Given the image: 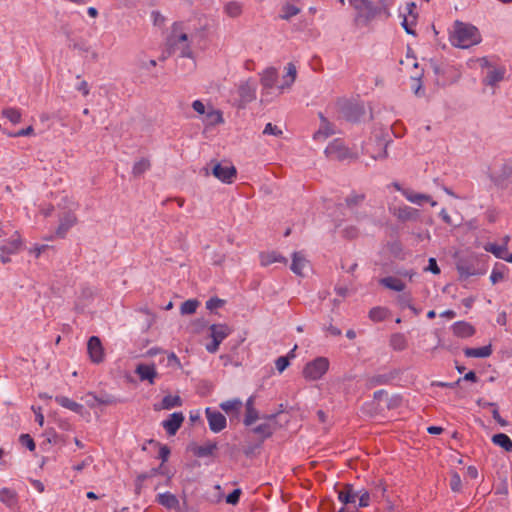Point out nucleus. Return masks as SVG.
<instances>
[{
  "label": "nucleus",
  "mask_w": 512,
  "mask_h": 512,
  "mask_svg": "<svg viewBox=\"0 0 512 512\" xmlns=\"http://www.w3.org/2000/svg\"><path fill=\"white\" fill-rule=\"evenodd\" d=\"M389 314V310L384 307H373L369 311V318L374 322H381L384 321Z\"/></svg>",
  "instance_id": "39"
},
{
  "label": "nucleus",
  "mask_w": 512,
  "mask_h": 512,
  "mask_svg": "<svg viewBox=\"0 0 512 512\" xmlns=\"http://www.w3.org/2000/svg\"><path fill=\"white\" fill-rule=\"evenodd\" d=\"M416 10V3L415 2H409L406 4V12L408 17L411 18V24L417 23L418 14L415 12Z\"/></svg>",
  "instance_id": "61"
},
{
  "label": "nucleus",
  "mask_w": 512,
  "mask_h": 512,
  "mask_svg": "<svg viewBox=\"0 0 512 512\" xmlns=\"http://www.w3.org/2000/svg\"><path fill=\"white\" fill-rule=\"evenodd\" d=\"M206 119L209 124L216 125L224 122L222 113L219 110H211L206 114Z\"/></svg>",
  "instance_id": "51"
},
{
  "label": "nucleus",
  "mask_w": 512,
  "mask_h": 512,
  "mask_svg": "<svg viewBox=\"0 0 512 512\" xmlns=\"http://www.w3.org/2000/svg\"><path fill=\"white\" fill-rule=\"evenodd\" d=\"M415 24H411V18L404 15L403 20L401 22V26L405 30V32L409 35L416 36V31L412 28Z\"/></svg>",
  "instance_id": "62"
},
{
  "label": "nucleus",
  "mask_w": 512,
  "mask_h": 512,
  "mask_svg": "<svg viewBox=\"0 0 512 512\" xmlns=\"http://www.w3.org/2000/svg\"><path fill=\"white\" fill-rule=\"evenodd\" d=\"M135 373L141 381H148L150 384H154L155 378L157 377V371L154 364H138L136 366Z\"/></svg>",
  "instance_id": "16"
},
{
  "label": "nucleus",
  "mask_w": 512,
  "mask_h": 512,
  "mask_svg": "<svg viewBox=\"0 0 512 512\" xmlns=\"http://www.w3.org/2000/svg\"><path fill=\"white\" fill-rule=\"evenodd\" d=\"M492 443L501 447L506 452H512V440L504 433L494 434L491 438Z\"/></svg>",
  "instance_id": "36"
},
{
  "label": "nucleus",
  "mask_w": 512,
  "mask_h": 512,
  "mask_svg": "<svg viewBox=\"0 0 512 512\" xmlns=\"http://www.w3.org/2000/svg\"><path fill=\"white\" fill-rule=\"evenodd\" d=\"M452 332L456 337L459 338H468L475 334L476 330L474 326L466 321H457L452 327Z\"/></svg>",
  "instance_id": "19"
},
{
  "label": "nucleus",
  "mask_w": 512,
  "mask_h": 512,
  "mask_svg": "<svg viewBox=\"0 0 512 512\" xmlns=\"http://www.w3.org/2000/svg\"><path fill=\"white\" fill-rule=\"evenodd\" d=\"M450 488L453 492H460L462 488L461 477L457 472L451 473Z\"/></svg>",
  "instance_id": "53"
},
{
  "label": "nucleus",
  "mask_w": 512,
  "mask_h": 512,
  "mask_svg": "<svg viewBox=\"0 0 512 512\" xmlns=\"http://www.w3.org/2000/svg\"><path fill=\"white\" fill-rule=\"evenodd\" d=\"M282 14L280 17L284 20H289L291 17L297 15L300 12V9L293 4L286 3L282 7Z\"/></svg>",
  "instance_id": "50"
},
{
  "label": "nucleus",
  "mask_w": 512,
  "mask_h": 512,
  "mask_svg": "<svg viewBox=\"0 0 512 512\" xmlns=\"http://www.w3.org/2000/svg\"><path fill=\"white\" fill-rule=\"evenodd\" d=\"M184 422V415L182 412H174L169 415V418L162 422V426L169 436H174Z\"/></svg>",
  "instance_id": "12"
},
{
  "label": "nucleus",
  "mask_w": 512,
  "mask_h": 512,
  "mask_svg": "<svg viewBox=\"0 0 512 512\" xmlns=\"http://www.w3.org/2000/svg\"><path fill=\"white\" fill-rule=\"evenodd\" d=\"M198 306L199 301L197 299H188L181 304L180 312L183 315H190L196 312Z\"/></svg>",
  "instance_id": "44"
},
{
  "label": "nucleus",
  "mask_w": 512,
  "mask_h": 512,
  "mask_svg": "<svg viewBox=\"0 0 512 512\" xmlns=\"http://www.w3.org/2000/svg\"><path fill=\"white\" fill-rule=\"evenodd\" d=\"M88 396H93L94 402H97V405H113L118 402V399L110 394H101L100 396H97L89 392Z\"/></svg>",
  "instance_id": "43"
},
{
  "label": "nucleus",
  "mask_w": 512,
  "mask_h": 512,
  "mask_svg": "<svg viewBox=\"0 0 512 512\" xmlns=\"http://www.w3.org/2000/svg\"><path fill=\"white\" fill-rule=\"evenodd\" d=\"M319 115L324 126L314 133V139H320L321 137L326 138L334 133V131L330 128L328 121L326 120V118H324L322 113H320Z\"/></svg>",
  "instance_id": "46"
},
{
  "label": "nucleus",
  "mask_w": 512,
  "mask_h": 512,
  "mask_svg": "<svg viewBox=\"0 0 512 512\" xmlns=\"http://www.w3.org/2000/svg\"><path fill=\"white\" fill-rule=\"evenodd\" d=\"M87 351L93 363L99 364L104 360V349L98 336H91L89 338Z\"/></svg>",
  "instance_id": "10"
},
{
  "label": "nucleus",
  "mask_w": 512,
  "mask_h": 512,
  "mask_svg": "<svg viewBox=\"0 0 512 512\" xmlns=\"http://www.w3.org/2000/svg\"><path fill=\"white\" fill-rule=\"evenodd\" d=\"M431 68L436 76V83L441 86H445L448 81L444 78L446 74H448L450 67L444 63H438L434 60L430 62Z\"/></svg>",
  "instance_id": "23"
},
{
  "label": "nucleus",
  "mask_w": 512,
  "mask_h": 512,
  "mask_svg": "<svg viewBox=\"0 0 512 512\" xmlns=\"http://www.w3.org/2000/svg\"><path fill=\"white\" fill-rule=\"evenodd\" d=\"M55 401L62 407L69 409L77 414L82 415L84 411V406L80 403H77L66 396H56Z\"/></svg>",
  "instance_id": "27"
},
{
  "label": "nucleus",
  "mask_w": 512,
  "mask_h": 512,
  "mask_svg": "<svg viewBox=\"0 0 512 512\" xmlns=\"http://www.w3.org/2000/svg\"><path fill=\"white\" fill-rule=\"evenodd\" d=\"M308 261L300 252H294L292 257V263L290 269L298 276H303V269L307 265Z\"/></svg>",
  "instance_id": "29"
},
{
  "label": "nucleus",
  "mask_w": 512,
  "mask_h": 512,
  "mask_svg": "<svg viewBox=\"0 0 512 512\" xmlns=\"http://www.w3.org/2000/svg\"><path fill=\"white\" fill-rule=\"evenodd\" d=\"M379 283L382 286H384L385 288L393 290V291H397V292H402L405 289L404 282H402L400 279L393 277V276L381 278L379 280Z\"/></svg>",
  "instance_id": "30"
},
{
  "label": "nucleus",
  "mask_w": 512,
  "mask_h": 512,
  "mask_svg": "<svg viewBox=\"0 0 512 512\" xmlns=\"http://www.w3.org/2000/svg\"><path fill=\"white\" fill-rule=\"evenodd\" d=\"M205 414L208 420L209 428L214 433H219L226 428V417L219 411L207 407Z\"/></svg>",
  "instance_id": "9"
},
{
  "label": "nucleus",
  "mask_w": 512,
  "mask_h": 512,
  "mask_svg": "<svg viewBox=\"0 0 512 512\" xmlns=\"http://www.w3.org/2000/svg\"><path fill=\"white\" fill-rule=\"evenodd\" d=\"M422 76H423V72H421L418 76L416 77H412V80L415 82V85L412 86L413 90H414V94L418 97L420 96H423L424 95V89L422 87Z\"/></svg>",
  "instance_id": "57"
},
{
  "label": "nucleus",
  "mask_w": 512,
  "mask_h": 512,
  "mask_svg": "<svg viewBox=\"0 0 512 512\" xmlns=\"http://www.w3.org/2000/svg\"><path fill=\"white\" fill-rule=\"evenodd\" d=\"M296 346L286 356H280L275 361L276 369L279 373L284 372L290 365V357H294Z\"/></svg>",
  "instance_id": "42"
},
{
  "label": "nucleus",
  "mask_w": 512,
  "mask_h": 512,
  "mask_svg": "<svg viewBox=\"0 0 512 512\" xmlns=\"http://www.w3.org/2000/svg\"><path fill=\"white\" fill-rule=\"evenodd\" d=\"M239 96L243 102L249 103L255 99V89L248 83L239 87Z\"/></svg>",
  "instance_id": "40"
},
{
  "label": "nucleus",
  "mask_w": 512,
  "mask_h": 512,
  "mask_svg": "<svg viewBox=\"0 0 512 512\" xmlns=\"http://www.w3.org/2000/svg\"><path fill=\"white\" fill-rule=\"evenodd\" d=\"M340 110L343 117L350 122H358L365 114V109L362 104L351 101H345L341 105Z\"/></svg>",
  "instance_id": "8"
},
{
  "label": "nucleus",
  "mask_w": 512,
  "mask_h": 512,
  "mask_svg": "<svg viewBox=\"0 0 512 512\" xmlns=\"http://www.w3.org/2000/svg\"><path fill=\"white\" fill-rule=\"evenodd\" d=\"M464 354L466 357L486 358L492 354V346L489 344L479 348H465Z\"/></svg>",
  "instance_id": "32"
},
{
  "label": "nucleus",
  "mask_w": 512,
  "mask_h": 512,
  "mask_svg": "<svg viewBox=\"0 0 512 512\" xmlns=\"http://www.w3.org/2000/svg\"><path fill=\"white\" fill-rule=\"evenodd\" d=\"M275 428L269 423H262L252 429V432L260 436V444L267 438H270L274 433Z\"/></svg>",
  "instance_id": "33"
},
{
  "label": "nucleus",
  "mask_w": 512,
  "mask_h": 512,
  "mask_svg": "<svg viewBox=\"0 0 512 512\" xmlns=\"http://www.w3.org/2000/svg\"><path fill=\"white\" fill-rule=\"evenodd\" d=\"M282 133V130L278 126L273 125L272 123H267L263 130V134H269L276 137L281 136Z\"/></svg>",
  "instance_id": "63"
},
{
  "label": "nucleus",
  "mask_w": 512,
  "mask_h": 512,
  "mask_svg": "<svg viewBox=\"0 0 512 512\" xmlns=\"http://www.w3.org/2000/svg\"><path fill=\"white\" fill-rule=\"evenodd\" d=\"M399 375L398 370H392L383 374H376L368 378V387H376L378 385H388Z\"/></svg>",
  "instance_id": "15"
},
{
  "label": "nucleus",
  "mask_w": 512,
  "mask_h": 512,
  "mask_svg": "<svg viewBox=\"0 0 512 512\" xmlns=\"http://www.w3.org/2000/svg\"><path fill=\"white\" fill-rule=\"evenodd\" d=\"M325 154L330 158L342 160L347 157L348 151L341 140L335 139L326 147Z\"/></svg>",
  "instance_id": "14"
},
{
  "label": "nucleus",
  "mask_w": 512,
  "mask_h": 512,
  "mask_svg": "<svg viewBox=\"0 0 512 512\" xmlns=\"http://www.w3.org/2000/svg\"><path fill=\"white\" fill-rule=\"evenodd\" d=\"M242 407V401L240 399H231L220 404V408L226 413L235 412L239 413Z\"/></svg>",
  "instance_id": "41"
},
{
  "label": "nucleus",
  "mask_w": 512,
  "mask_h": 512,
  "mask_svg": "<svg viewBox=\"0 0 512 512\" xmlns=\"http://www.w3.org/2000/svg\"><path fill=\"white\" fill-rule=\"evenodd\" d=\"M259 257H260V262H261L262 266H269L276 262L284 263V264L287 263V259L284 256H282L276 252H267V253L262 252V253H260Z\"/></svg>",
  "instance_id": "31"
},
{
  "label": "nucleus",
  "mask_w": 512,
  "mask_h": 512,
  "mask_svg": "<svg viewBox=\"0 0 512 512\" xmlns=\"http://www.w3.org/2000/svg\"><path fill=\"white\" fill-rule=\"evenodd\" d=\"M0 501L9 508H14L17 504V494L9 488L0 490Z\"/></svg>",
  "instance_id": "34"
},
{
  "label": "nucleus",
  "mask_w": 512,
  "mask_h": 512,
  "mask_svg": "<svg viewBox=\"0 0 512 512\" xmlns=\"http://www.w3.org/2000/svg\"><path fill=\"white\" fill-rule=\"evenodd\" d=\"M456 268L461 280L486 273V269L480 265V261L476 257L460 259L456 264Z\"/></svg>",
  "instance_id": "5"
},
{
  "label": "nucleus",
  "mask_w": 512,
  "mask_h": 512,
  "mask_svg": "<svg viewBox=\"0 0 512 512\" xmlns=\"http://www.w3.org/2000/svg\"><path fill=\"white\" fill-rule=\"evenodd\" d=\"M217 443L208 441L204 445H193L190 450L194 454V456L198 458H204L209 456H214L215 451L217 450Z\"/></svg>",
  "instance_id": "20"
},
{
  "label": "nucleus",
  "mask_w": 512,
  "mask_h": 512,
  "mask_svg": "<svg viewBox=\"0 0 512 512\" xmlns=\"http://www.w3.org/2000/svg\"><path fill=\"white\" fill-rule=\"evenodd\" d=\"M359 491L354 489V485L346 483L343 489L338 491V499L344 505L355 504Z\"/></svg>",
  "instance_id": "17"
},
{
  "label": "nucleus",
  "mask_w": 512,
  "mask_h": 512,
  "mask_svg": "<svg viewBox=\"0 0 512 512\" xmlns=\"http://www.w3.org/2000/svg\"><path fill=\"white\" fill-rule=\"evenodd\" d=\"M225 303L226 301L223 299L218 297H211L208 301H206V308L212 311L214 309L223 307Z\"/></svg>",
  "instance_id": "58"
},
{
  "label": "nucleus",
  "mask_w": 512,
  "mask_h": 512,
  "mask_svg": "<svg viewBox=\"0 0 512 512\" xmlns=\"http://www.w3.org/2000/svg\"><path fill=\"white\" fill-rule=\"evenodd\" d=\"M387 248L391 255H393L396 258L401 257L403 253V246L399 240L388 242Z\"/></svg>",
  "instance_id": "52"
},
{
  "label": "nucleus",
  "mask_w": 512,
  "mask_h": 512,
  "mask_svg": "<svg viewBox=\"0 0 512 512\" xmlns=\"http://www.w3.org/2000/svg\"><path fill=\"white\" fill-rule=\"evenodd\" d=\"M172 35L168 39V52L174 54L179 51L180 57H191L192 51L188 43L187 33H180L176 36V32L183 29V22H175L173 24Z\"/></svg>",
  "instance_id": "3"
},
{
  "label": "nucleus",
  "mask_w": 512,
  "mask_h": 512,
  "mask_svg": "<svg viewBox=\"0 0 512 512\" xmlns=\"http://www.w3.org/2000/svg\"><path fill=\"white\" fill-rule=\"evenodd\" d=\"M211 337L220 343L231 333V329L226 324H212L209 327Z\"/></svg>",
  "instance_id": "26"
},
{
  "label": "nucleus",
  "mask_w": 512,
  "mask_h": 512,
  "mask_svg": "<svg viewBox=\"0 0 512 512\" xmlns=\"http://www.w3.org/2000/svg\"><path fill=\"white\" fill-rule=\"evenodd\" d=\"M19 442L21 445L27 447L29 451H34L36 448L35 442L29 434H21Z\"/></svg>",
  "instance_id": "56"
},
{
  "label": "nucleus",
  "mask_w": 512,
  "mask_h": 512,
  "mask_svg": "<svg viewBox=\"0 0 512 512\" xmlns=\"http://www.w3.org/2000/svg\"><path fill=\"white\" fill-rule=\"evenodd\" d=\"M148 444H153L155 446H158L159 447V455L158 457L161 459L162 461V464H164L165 462L168 461V458L170 456V448L167 446V445H162L160 444L158 441L154 440V439H149L147 441Z\"/></svg>",
  "instance_id": "47"
},
{
  "label": "nucleus",
  "mask_w": 512,
  "mask_h": 512,
  "mask_svg": "<svg viewBox=\"0 0 512 512\" xmlns=\"http://www.w3.org/2000/svg\"><path fill=\"white\" fill-rule=\"evenodd\" d=\"M402 194L411 203L421 205L423 201H426L429 202L431 206L437 205V202L432 200V198L427 194L416 193L411 189L402 190Z\"/></svg>",
  "instance_id": "22"
},
{
  "label": "nucleus",
  "mask_w": 512,
  "mask_h": 512,
  "mask_svg": "<svg viewBox=\"0 0 512 512\" xmlns=\"http://www.w3.org/2000/svg\"><path fill=\"white\" fill-rule=\"evenodd\" d=\"M451 41L454 46L467 49L481 42V34L474 25L456 21Z\"/></svg>",
  "instance_id": "2"
},
{
  "label": "nucleus",
  "mask_w": 512,
  "mask_h": 512,
  "mask_svg": "<svg viewBox=\"0 0 512 512\" xmlns=\"http://www.w3.org/2000/svg\"><path fill=\"white\" fill-rule=\"evenodd\" d=\"M257 419H260L258 411L254 408V397L250 396L246 401L245 426H251Z\"/></svg>",
  "instance_id": "28"
},
{
  "label": "nucleus",
  "mask_w": 512,
  "mask_h": 512,
  "mask_svg": "<svg viewBox=\"0 0 512 512\" xmlns=\"http://www.w3.org/2000/svg\"><path fill=\"white\" fill-rule=\"evenodd\" d=\"M394 215L400 221H417L420 217V212L418 209H415L410 206L399 207L395 210Z\"/></svg>",
  "instance_id": "21"
},
{
  "label": "nucleus",
  "mask_w": 512,
  "mask_h": 512,
  "mask_svg": "<svg viewBox=\"0 0 512 512\" xmlns=\"http://www.w3.org/2000/svg\"><path fill=\"white\" fill-rule=\"evenodd\" d=\"M77 223L76 215L71 212H65L59 219V226L56 230V235L63 238L70 228Z\"/></svg>",
  "instance_id": "13"
},
{
  "label": "nucleus",
  "mask_w": 512,
  "mask_h": 512,
  "mask_svg": "<svg viewBox=\"0 0 512 512\" xmlns=\"http://www.w3.org/2000/svg\"><path fill=\"white\" fill-rule=\"evenodd\" d=\"M277 77V70L275 68H267L261 77V84L265 88H272L277 81Z\"/></svg>",
  "instance_id": "37"
},
{
  "label": "nucleus",
  "mask_w": 512,
  "mask_h": 512,
  "mask_svg": "<svg viewBox=\"0 0 512 512\" xmlns=\"http://www.w3.org/2000/svg\"><path fill=\"white\" fill-rule=\"evenodd\" d=\"M2 114L13 124H17L21 121V112L17 108H6L2 111Z\"/></svg>",
  "instance_id": "49"
},
{
  "label": "nucleus",
  "mask_w": 512,
  "mask_h": 512,
  "mask_svg": "<svg viewBox=\"0 0 512 512\" xmlns=\"http://www.w3.org/2000/svg\"><path fill=\"white\" fill-rule=\"evenodd\" d=\"M241 494H242V491L240 488L234 489L232 492H230L226 496V503L231 504V505H237L239 503Z\"/></svg>",
  "instance_id": "59"
},
{
  "label": "nucleus",
  "mask_w": 512,
  "mask_h": 512,
  "mask_svg": "<svg viewBox=\"0 0 512 512\" xmlns=\"http://www.w3.org/2000/svg\"><path fill=\"white\" fill-rule=\"evenodd\" d=\"M489 179L497 189L507 190L512 185V158L504 160L497 171L489 174Z\"/></svg>",
  "instance_id": "4"
},
{
  "label": "nucleus",
  "mask_w": 512,
  "mask_h": 512,
  "mask_svg": "<svg viewBox=\"0 0 512 512\" xmlns=\"http://www.w3.org/2000/svg\"><path fill=\"white\" fill-rule=\"evenodd\" d=\"M208 165L211 169V174L223 183L231 184L234 178H236L237 170L230 163L223 164L216 160H211Z\"/></svg>",
  "instance_id": "7"
},
{
  "label": "nucleus",
  "mask_w": 512,
  "mask_h": 512,
  "mask_svg": "<svg viewBox=\"0 0 512 512\" xmlns=\"http://www.w3.org/2000/svg\"><path fill=\"white\" fill-rule=\"evenodd\" d=\"M224 10L228 16L236 18L242 13V5L239 2L231 1L225 5Z\"/></svg>",
  "instance_id": "45"
},
{
  "label": "nucleus",
  "mask_w": 512,
  "mask_h": 512,
  "mask_svg": "<svg viewBox=\"0 0 512 512\" xmlns=\"http://www.w3.org/2000/svg\"><path fill=\"white\" fill-rule=\"evenodd\" d=\"M485 251L492 253L496 258L505 260L512 263V253H508L505 245H498L496 243H487L484 246Z\"/></svg>",
  "instance_id": "18"
},
{
  "label": "nucleus",
  "mask_w": 512,
  "mask_h": 512,
  "mask_svg": "<svg viewBox=\"0 0 512 512\" xmlns=\"http://www.w3.org/2000/svg\"><path fill=\"white\" fill-rule=\"evenodd\" d=\"M156 501L158 504L164 506L167 509H176L179 506L178 498L170 492L158 494Z\"/></svg>",
  "instance_id": "25"
},
{
  "label": "nucleus",
  "mask_w": 512,
  "mask_h": 512,
  "mask_svg": "<svg viewBox=\"0 0 512 512\" xmlns=\"http://www.w3.org/2000/svg\"><path fill=\"white\" fill-rule=\"evenodd\" d=\"M182 405V399L180 396L178 395H175V396H172V395H166L163 397L162 401L160 404H154V410L155 411H159V410H170L174 407H179Z\"/></svg>",
  "instance_id": "24"
},
{
  "label": "nucleus",
  "mask_w": 512,
  "mask_h": 512,
  "mask_svg": "<svg viewBox=\"0 0 512 512\" xmlns=\"http://www.w3.org/2000/svg\"><path fill=\"white\" fill-rule=\"evenodd\" d=\"M364 198V194H352L345 199V202L347 207L353 208L354 206L359 205L364 200Z\"/></svg>",
  "instance_id": "55"
},
{
  "label": "nucleus",
  "mask_w": 512,
  "mask_h": 512,
  "mask_svg": "<svg viewBox=\"0 0 512 512\" xmlns=\"http://www.w3.org/2000/svg\"><path fill=\"white\" fill-rule=\"evenodd\" d=\"M151 167V163L147 158H141L137 162L134 163L132 168V174L135 177L141 176L143 173H145L147 170H149Z\"/></svg>",
  "instance_id": "38"
},
{
  "label": "nucleus",
  "mask_w": 512,
  "mask_h": 512,
  "mask_svg": "<svg viewBox=\"0 0 512 512\" xmlns=\"http://www.w3.org/2000/svg\"><path fill=\"white\" fill-rule=\"evenodd\" d=\"M350 5L356 10L355 25L365 27L382 13L385 18L390 17V11L385 3L375 4L370 0H349Z\"/></svg>",
  "instance_id": "1"
},
{
  "label": "nucleus",
  "mask_w": 512,
  "mask_h": 512,
  "mask_svg": "<svg viewBox=\"0 0 512 512\" xmlns=\"http://www.w3.org/2000/svg\"><path fill=\"white\" fill-rule=\"evenodd\" d=\"M47 442L53 443V444H64L65 440L64 437L61 435H58L55 431H49L47 432Z\"/></svg>",
  "instance_id": "64"
},
{
  "label": "nucleus",
  "mask_w": 512,
  "mask_h": 512,
  "mask_svg": "<svg viewBox=\"0 0 512 512\" xmlns=\"http://www.w3.org/2000/svg\"><path fill=\"white\" fill-rule=\"evenodd\" d=\"M412 303V297L410 293H402L397 296V304L401 309L410 307Z\"/></svg>",
  "instance_id": "54"
},
{
  "label": "nucleus",
  "mask_w": 512,
  "mask_h": 512,
  "mask_svg": "<svg viewBox=\"0 0 512 512\" xmlns=\"http://www.w3.org/2000/svg\"><path fill=\"white\" fill-rule=\"evenodd\" d=\"M22 246L21 236L18 231H13L9 240L0 241V252L6 254H16Z\"/></svg>",
  "instance_id": "11"
},
{
  "label": "nucleus",
  "mask_w": 512,
  "mask_h": 512,
  "mask_svg": "<svg viewBox=\"0 0 512 512\" xmlns=\"http://www.w3.org/2000/svg\"><path fill=\"white\" fill-rule=\"evenodd\" d=\"M504 74H505L504 68H497V69L491 70L487 73L483 82L487 86H494L498 82H500L504 79Z\"/></svg>",
  "instance_id": "35"
},
{
  "label": "nucleus",
  "mask_w": 512,
  "mask_h": 512,
  "mask_svg": "<svg viewBox=\"0 0 512 512\" xmlns=\"http://www.w3.org/2000/svg\"><path fill=\"white\" fill-rule=\"evenodd\" d=\"M390 343L392 348L397 351H402L407 346L405 337L400 333L392 335Z\"/></svg>",
  "instance_id": "48"
},
{
  "label": "nucleus",
  "mask_w": 512,
  "mask_h": 512,
  "mask_svg": "<svg viewBox=\"0 0 512 512\" xmlns=\"http://www.w3.org/2000/svg\"><path fill=\"white\" fill-rule=\"evenodd\" d=\"M329 369V360L326 357H317L308 362L303 368V376L307 380L316 381L322 378Z\"/></svg>",
  "instance_id": "6"
},
{
  "label": "nucleus",
  "mask_w": 512,
  "mask_h": 512,
  "mask_svg": "<svg viewBox=\"0 0 512 512\" xmlns=\"http://www.w3.org/2000/svg\"><path fill=\"white\" fill-rule=\"evenodd\" d=\"M359 502L358 507L359 508H365L368 507L370 504V493L367 490H359Z\"/></svg>",
  "instance_id": "60"
}]
</instances>
